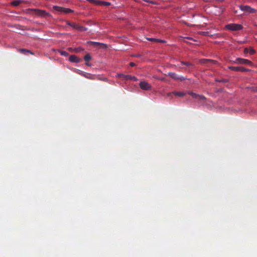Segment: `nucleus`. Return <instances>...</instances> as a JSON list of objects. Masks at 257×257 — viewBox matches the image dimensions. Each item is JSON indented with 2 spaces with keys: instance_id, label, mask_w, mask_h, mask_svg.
<instances>
[{
  "instance_id": "f704fd0d",
  "label": "nucleus",
  "mask_w": 257,
  "mask_h": 257,
  "mask_svg": "<svg viewBox=\"0 0 257 257\" xmlns=\"http://www.w3.org/2000/svg\"><path fill=\"white\" fill-rule=\"evenodd\" d=\"M171 94V93H168L167 95L168 96H169Z\"/></svg>"
},
{
  "instance_id": "39448f33",
  "label": "nucleus",
  "mask_w": 257,
  "mask_h": 257,
  "mask_svg": "<svg viewBox=\"0 0 257 257\" xmlns=\"http://www.w3.org/2000/svg\"><path fill=\"white\" fill-rule=\"evenodd\" d=\"M228 69L236 72H248L250 70L243 67L228 66Z\"/></svg>"
},
{
  "instance_id": "9b49d317",
  "label": "nucleus",
  "mask_w": 257,
  "mask_h": 257,
  "mask_svg": "<svg viewBox=\"0 0 257 257\" xmlns=\"http://www.w3.org/2000/svg\"><path fill=\"white\" fill-rule=\"evenodd\" d=\"M69 60L71 62L80 63L81 59L77 57L76 56L72 55L69 56Z\"/></svg>"
},
{
  "instance_id": "72a5a7b5",
  "label": "nucleus",
  "mask_w": 257,
  "mask_h": 257,
  "mask_svg": "<svg viewBox=\"0 0 257 257\" xmlns=\"http://www.w3.org/2000/svg\"><path fill=\"white\" fill-rule=\"evenodd\" d=\"M187 39H190V40H193V38H191L190 37H187Z\"/></svg>"
},
{
  "instance_id": "aec40b11",
  "label": "nucleus",
  "mask_w": 257,
  "mask_h": 257,
  "mask_svg": "<svg viewBox=\"0 0 257 257\" xmlns=\"http://www.w3.org/2000/svg\"><path fill=\"white\" fill-rule=\"evenodd\" d=\"M173 94L176 95H177L179 97H182L183 96L185 95V93H184V92H176V91H174L172 92Z\"/></svg>"
},
{
  "instance_id": "2eb2a0df",
  "label": "nucleus",
  "mask_w": 257,
  "mask_h": 257,
  "mask_svg": "<svg viewBox=\"0 0 257 257\" xmlns=\"http://www.w3.org/2000/svg\"><path fill=\"white\" fill-rule=\"evenodd\" d=\"M53 9L54 11L58 12H60V13H63V10H64L63 7H59V6H53Z\"/></svg>"
},
{
  "instance_id": "4468645a",
  "label": "nucleus",
  "mask_w": 257,
  "mask_h": 257,
  "mask_svg": "<svg viewBox=\"0 0 257 257\" xmlns=\"http://www.w3.org/2000/svg\"><path fill=\"white\" fill-rule=\"evenodd\" d=\"M81 75L84 77L89 79L93 80L95 78V76L89 73H83L81 74Z\"/></svg>"
},
{
  "instance_id": "c9c22d12",
  "label": "nucleus",
  "mask_w": 257,
  "mask_h": 257,
  "mask_svg": "<svg viewBox=\"0 0 257 257\" xmlns=\"http://www.w3.org/2000/svg\"><path fill=\"white\" fill-rule=\"evenodd\" d=\"M103 80H107V78H105L103 79Z\"/></svg>"
},
{
  "instance_id": "7c9ffc66",
  "label": "nucleus",
  "mask_w": 257,
  "mask_h": 257,
  "mask_svg": "<svg viewBox=\"0 0 257 257\" xmlns=\"http://www.w3.org/2000/svg\"><path fill=\"white\" fill-rule=\"evenodd\" d=\"M86 65L87 66H90L91 65H90V64L89 63H88V62H86Z\"/></svg>"
},
{
  "instance_id": "393cba45",
  "label": "nucleus",
  "mask_w": 257,
  "mask_h": 257,
  "mask_svg": "<svg viewBox=\"0 0 257 257\" xmlns=\"http://www.w3.org/2000/svg\"><path fill=\"white\" fill-rule=\"evenodd\" d=\"M202 62H212L213 64H215L216 63V61H214L210 59H203Z\"/></svg>"
},
{
  "instance_id": "dca6fc26",
  "label": "nucleus",
  "mask_w": 257,
  "mask_h": 257,
  "mask_svg": "<svg viewBox=\"0 0 257 257\" xmlns=\"http://www.w3.org/2000/svg\"><path fill=\"white\" fill-rule=\"evenodd\" d=\"M180 62L182 64L185 65L190 68H193L194 67V65L190 62L181 61Z\"/></svg>"
},
{
  "instance_id": "20e7f679",
  "label": "nucleus",
  "mask_w": 257,
  "mask_h": 257,
  "mask_svg": "<svg viewBox=\"0 0 257 257\" xmlns=\"http://www.w3.org/2000/svg\"><path fill=\"white\" fill-rule=\"evenodd\" d=\"M233 62L236 64L247 65L251 66L253 65L252 62L250 60L241 58H236L234 61H233Z\"/></svg>"
},
{
  "instance_id": "473e14b6",
  "label": "nucleus",
  "mask_w": 257,
  "mask_h": 257,
  "mask_svg": "<svg viewBox=\"0 0 257 257\" xmlns=\"http://www.w3.org/2000/svg\"><path fill=\"white\" fill-rule=\"evenodd\" d=\"M143 1L147 3H150V0H143Z\"/></svg>"
},
{
  "instance_id": "1a4fd4ad",
  "label": "nucleus",
  "mask_w": 257,
  "mask_h": 257,
  "mask_svg": "<svg viewBox=\"0 0 257 257\" xmlns=\"http://www.w3.org/2000/svg\"><path fill=\"white\" fill-rule=\"evenodd\" d=\"M188 94L190 95L193 98L198 99L200 100H205L206 98L203 95H200L196 93H193L192 92H189Z\"/></svg>"
},
{
  "instance_id": "f257e3e1",
  "label": "nucleus",
  "mask_w": 257,
  "mask_h": 257,
  "mask_svg": "<svg viewBox=\"0 0 257 257\" xmlns=\"http://www.w3.org/2000/svg\"><path fill=\"white\" fill-rule=\"evenodd\" d=\"M66 23L68 26H69L71 27L72 28H73L74 29L77 30L79 31H81V32L85 31L87 30V29L86 28L82 26H80L79 24H76L74 22H70L68 21H66Z\"/></svg>"
},
{
  "instance_id": "f8f14e48",
  "label": "nucleus",
  "mask_w": 257,
  "mask_h": 257,
  "mask_svg": "<svg viewBox=\"0 0 257 257\" xmlns=\"http://www.w3.org/2000/svg\"><path fill=\"white\" fill-rule=\"evenodd\" d=\"M147 39L149 41L153 42L155 43H166V41L165 40L159 39H157V38H147Z\"/></svg>"
},
{
  "instance_id": "f3484780",
  "label": "nucleus",
  "mask_w": 257,
  "mask_h": 257,
  "mask_svg": "<svg viewBox=\"0 0 257 257\" xmlns=\"http://www.w3.org/2000/svg\"><path fill=\"white\" fill-rule=\"evenodd\" d=\"M168 75L173 79L178 80V76L174 72H169L168 73Z\"/></svg>"
},
{
  "instance_id": "7ed1b4c3",
  "label": "nucleus",
  "mask_w": 257,
  "mask_h": 257,
  "mask_svg": "<svg viewBox=\"0 0 257 257\" xmlns=\"http://www.w3.org/2000/svg\"><path fill=\"white\" fill-rule=\"evenodd\" d=\"M225 28L229 30L235 31L242 30L243 26L238 24H229L225 26Z\"/></svg>"
},
{
  "instance_id": "6e6552de",
  "label": "nucleus",
  "mask_w": 257,
  "mask_h": 257,
  "mask_svg": "<svg viewBox=\"0 0 257 257\" xmlns=\"http://www.w3.org/2000/svg\"><path fill=\"white\" fill-rule=\"evenodd\" d=\"M139 85L141 89L145 90H149L152 88L151 85L146 81H141Z\"/></svg>"
},
{
  "instance_id": "412c9836",
  "label": "nucleus",
  "mask_w": 257,
  "mask_h": 257,
  "mask_svg": "<svg viewBox=\"0 0 257 257\" xmlns=\"http://www.w3.org/2000/svg\"><path fill=\"white\" fill-rule=\"evenodd\" d=\"M73 12H74V11L70 9L64 8V10H63V12L64 13L69 14V13H73Z\"/></svg>"
},
{
  "instance_id": "bb28decb",
  "label": "nucleus",
  "mask_w": 257,
  "mask_h": 257,
  "mask_svg": "<svg viewBox=\"0 0 257 257\" xmlns=\"http://www.w3.org/2000/svg\"><path fill=\"white\" fill-rule=\"evenodd\" d=\"M179 79L181 81H184V80L187 79V78L183 77V76H178V80H179Z\"/></svg>"
},
{
  "instance_id": "2f4dec72",
  "label": "nucleus",
  "mask_w": 257,
  "mask_h": 257,
  "mask_svg": "<svg viewBox=\"0 0 257 257\" xmlns=\"http://www.w3.org/2000/svg\"><path fill=\"white\" fill-rule=\"evenodd\" d=\"M140 56H141V55L140 54H137V55H135V57H139Z\"/></svg>"
},
{
  "instance_id": "5701e85b",
  "label": "nucleus",
  "mask_w": 257,
  "mask_h": 257,
  "mask_svg": "<svg viewBox=\"0 0 257 257\" xmlns=\"http://www.w3.org/2000/svg\"><path fill=\"white\" fill-rule=\"evenodd\" d=\"M91 59V57L89 54H87L84 57V59L86 61H88Z\"/></svg>"
},
{
  "instance_id": "0eeeda50",
  "label": "nucleus",
  "mask_w": 257,
  "mask_h": 257,
  "mask_svg": "<svg viewBox=\"0 0 257 257\" xmlns=\"http://www.w3.org/2000/svg\"><path fill=\"white\" fill-rule=\"evenodd\" d=\"M240 9L243 12H247L249 14L253 13L255 10L248 6L241 5L239 6Z\"/></svg>"
},
{
  "instance_id": "6ab92c4d",
  "label": "nucleus",
  "mask_w": 257,
  "mask_h": 257,
  "mask_svg": "<svg viewBox=\"0 0 257 257\" xmlns=\"http://www.w3.org/2000/svg\"><path fill=\"white\" fill-rule=\"evenodd\" d=\"M98 5L108 6L110 5V3L108 2L99 1Z\"/></svg>"
},
{
  "instance_id": "423d86ee",
  "label": "nucleus",
  "mask_w": 257,
  "mask_h": 257,
  "mask_svg": "<svg viewBox=\"0 0 257 257\" xmlns=\"http://www.w3.org/2000/svg\"><path fill=\"white\" fill-rule=\"evenodd\" d=\"M117 76L124 80H133L135 81L138 80V79L135 77L130 75H124L123 74H118Z\"/></svg>"
},
{
  "instance_id": "ddd939ff",
  "label": "nucleus",
  "mask_w": 257,
  "mask_h": 257,
  "mask_svg": "<svg viewBox=\"0 0 257 257\" xmlns=\"http://www.w3.org/2000/svg\"><path fill=\"white\" fill-rule=\"evenodd\" d=\"M244 53H249L251 55H253L255 53V50L252 47H249V48H245L244 49Z\"/></svg>"
},
{
  "instance_id": "f03ea898",
  "label": "nucleus",
  "mask_w": 257,
  "mask_h": 257,
  "mask_svg": "<svg viewBox=\"0 0 257 257\" xmlns=\"http://www.w3.org/2000/svg\"><path fill=\"white\" fill-rule=\"evenodd\" d=\"M32 11L35 12V15L38 16L42 17L44 18H47L51 17V15L50 13L47 12L45 10H42L39 9H33L31 10Z\"/></svg>"
},
{
  "instance_id": "b1692460",
  "label": "nucleus",
  "mask_w": 257,
  "mask_h": 257,
  "mask_svg": "<svg viewBox=\"0 0 257 257\" xmlns=\"http://www.w3.org/2000/svg\"><path fill=\"white\" fill-rule=\"evenodd\" d=\"M12 4L13 5H14L15 6H17L21 4V1L20 0L14 1L12 2Z\"/></svg>"
},
{
  "instance_id": "9d476101",
  "label": "nucleus",
  "mask_w": 257,
  "mask_h": 257,
  "mask_svg": "<svg viewBox=\"0 0 257 257\" xmlns=\"http://www.w3.org/2000/svg\"><path fill=\"white\" fill-rule=\"evenodd\" d=\"M90 43L93 45L94 47H98L99 48H106L107 45L105 44L101 43L96 42L90 41Z\"/></svg>"
},
{
  "instance_id": "4be33fe9",
  "label": "nucleus",
  "mask_w": 257,
  "mask_h": 257,
  "mask_svg": "<svg viewBox=\"0 0 257 257\" xmlns=\"http://www.w3.org/2000/svg\"><path fill=\"white\" fill-rule=\"evenodd\" d=\"M59 52L60 55L62 56H65V57L68 56V53L65 51L59 50Z\"/></svg>"
},
{
  "instance_id": "c756f323",
  "label": "nucleus",
  "mask_w": 257,
  "mask_h": 257,
  "mask_svg": "<svg viewBox=\"0 0 257 257\" xmlns=\"http://www.w3.org/2000/svg\"><path fill=\"white\" fill-rule=\"evenodd\" d=\"M149 3L153 4H156L155 2H153V1H150V3Z\"/></svg>"
},
{
  "instance_id": "a211bd4d",
  "label": "nucleus",
  "mask_w": 257,
  "mask_h": 257,
  "mask_svg": "<svg viewBox=\"0 0 257 257\" xmlns=\"http://www.w3.org/2000/svg\"><path fill=\"white\" fill-rule=\"evenodd\" d=\"M19 51L21 53H23V54H25V55H27V53H30L31 54H33V53L32 52H31L30 50H27V49H20L19 50Z\"/></svg>"
},
{
  "instance_id": "cd10ccee",
  "label": "nucleus",
  "mask_w": 257,
  "mask_h": 257,
  "mask_svg": "<svg viewBox=\"0 0 257 257\" xmlns=\"http://www.w3.org/2000/svg\"><path fill=\"white\" fill-rule=\"evenodd\" d=\"M217 81H218V82H222L223 83H225V82H226L227 81V80H226V79H222L221 80H217Z\"/></svg>"
},
{
  "instance_id": "a878e982",
  "label": "nucleus",
  "mask_w": 257,
  "mask_h": 257,
  "mask_svg": "<svg viewBox=\"0 0 257 257\" xmlns=\"http://www.w3.org/2000/svg\"><path fill=\"white\" fill-rule=\"evenodd\" d=\"M87 1H88L91 3L95 4L97 5H98V2H99V1H97V0H87Z\"/></svg>"
},
{
  "instance_id": "c85d7f7f",
  "label": "nucleus",
  "mask_w": 257,
  "mask_h": 257,
  "mask_svg": "<svg viewBox=\"0 0 257 257\" xmlns=\"http://www.w3.org/2000/svg\"><path fill=\"white\" fill-rule=\"evenodd\" d=\"M130 65L132 67H134V66H136V64L134 62H131L130 63Z\"/></svg>"
}]
</instances>
